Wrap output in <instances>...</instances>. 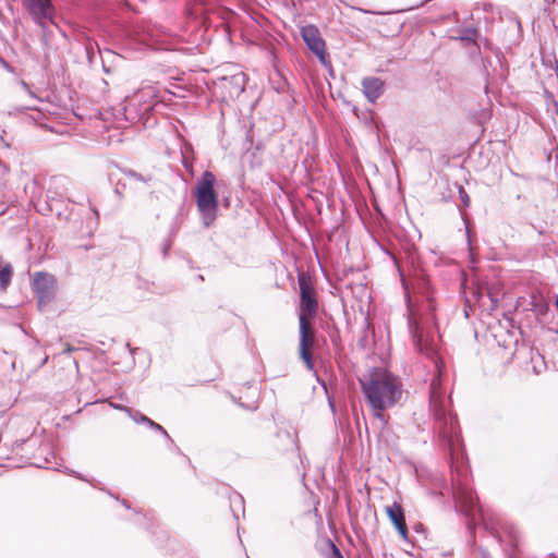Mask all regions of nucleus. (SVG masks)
<instances>
[{"instance_id": "17", "label": "nucleus", "mask_w": 558, "mask_h": 558, "mask_svg": "<svg viewBox=\"0 0 558 558\" xmlns=\"http://www.w3.org/2000/svg\"><path fill=\"white\" fill-rule=\"evenodd\" d=\"M386 513L396 529L405 523L404 512L399 504L393 502L386 507Z\"/></svg>"}, {"instance_id": "8", "label": "nucleus", "mask_w": 558, "mask_h": 558, "mask_svg": "<svg viewBox=\"0 0 558 558\" xmlns=\"http://www.w3.org/2000/svg\"><path fill=\"white\" fill-rule=\"evenodd\" d=\"M300 329V356L308 369H313L314 363L311 349L315 342V331L311 318L301 316L299 319Z\"/></svg>"}, {"instance_id": "30", "label": "nucleus", "mask_w": 558, "mask_h": 558, "mask_svg": "<svg viewBox=\"0 0 558 558\" xmlns=\"http://www.w3.org/2000/svg\"><path fill=\"white\" fill-rule=\"evenodd\" d=\"M458 187H459V197L462 203V206L469 207L470 206V197H469L466 191L463 189L462 185H459Z\"/></svg>"}, {"instance_id": "27", "label": "nucleus", "mask_w": 558, "mask_h": 558, "mask_svg": "<svg viewBox=\"0 0 558 558\" xmlns=\"http://www.w3.org/2000/svg\"><path fill=\"white\" fill-rule=\"evenodd\" d=\"M179 229H180V213L175 216V218L173 219V221L170 226L168 238L173 239L177 235V233L179 232Z\"/></svg>"}, {"instance_id": "14", "label": "nucleus", "mask_w": 558, "mask_h": 558, "mask_svg": "<svg viewBox=\"0 0 558 558\" xmlns=\"http://www.w3.org/2000/svg\"><path fill=\"white\" fill-rule=\"evenodd\" d=\"M383 82L379 78H365L363 90L368 101L374 102L383 93Z\"/></svg>"}, {"instance_id": "21", "label": "nucleus", "mask_w": 558, "mask_h": 558, "mask_svg": "<svg viewBox=\"0 0 558 558\" xmlns=\"http://www.w3.org/2000/svg\"><path fill=\"white\" fill-rule=\"evenodd\" d=\"M13 267L7 264L0 267V288L5 289L12 280Z\"/></svg>"}, {"instance_id": "23", "label": "nucleus", "mask_w": 558, "mask_h": 558, "mask_svg": "<svg viewBox=\"0 0 558 558\" xmlns=\"http://www.w3.org/2000/svg\"><path fill=\"white\" fill-rule=\"evenodd\" d=\"M230 504H231L234 519L238 521L239 515L235 513L234 507L239 508L242 511V513H244V499L241 495L235 494L234 497L230 499Z\"/></svg>"}, {"instance_id": "5", "label": "nucleus", "mask_w": 558, "mask_h": 558, "mask_svg": "<svg viewBox=\"0 0 558 558\" xmlns=\"http://www.w3.org/2000/svg\"><path fill=\"white\" fill-rule=\"evenodd\" d=\"M450 470L454 498H457L468 511L476 510L478 506L477 497L474 496L473 492L469 489L464 483L468 475L466 468L451 464Z\"/></svg>"}, {"instance_id": "12", "label": "nucleus", "mask_w": 558, "mask_h": 558, "mask_svg": "<svg viewBox=\"0 0 558 558\" xmlns=\"http://www.w3.org/2000/svg\"><path fill=\"white\" fill-rule=\"evenodd\" d=\"M137 96L138 105H174L171 99L174 93L167 89L160 90L154 86L142 88Z\"/></svg>"}, {"instance_id": "25", "label": "nucleus", "mask_w": 558, "mask_h": 558, "mask_svg": "<svg viewBox=\"0 0 558 558\" xmlns=\"http://www.w3.org/2000/svg\"><path fill=\"white\" fill-rule=\"evenodd\" d=\"M89 208H90L92 214H93V216H94V221L88 222V226H87V228H88L87 233H88V234H92V233H93V231H94V230L97 228V226H98V221H99V213H98V210H97L95 207H93V206H92V204H90V203H89Z\"/></svg>"}, {"instance_id": "35", "label": "nucleus", "mask_w": 558, "mask_h": 558, "mask_svg": "<svg viewBox=\"0 0 558 558\" xmlns=\"http://www.w3.org/2000/svg\"><path fill=\"white\" fill-rule=\"evenodd\" d=\"M80 349L76 348V347H73L71 344H66L64 350L62 351L63 354H70V353H73L75 351H78Z\"/></svg>"}, {"instance_id": "7", "label": "nucleus", "mask_w": 558, "mask_h": 558, "mask_svg": "<svg viewBox=\"0 0 558 558\" xmlns=\"http://www.w3.org/2000/svg\"><path fill=\"white\" fill-rule=\"evenodd\" d=\"M298 283L301 296L299 318L301 316L312 318L316 315L318 307L315 290L310 279L303 272L299 274Z\"/></svg>"}, {"instance_id": "28", "label": "nucleus", "mask_w": 558, "mask_h": 558, "mask_svg": "<svg viewBox=\"0 0 558 558\" xmlns=\"http://www.w3.org/2000/svg\"><path fill=\"white\" fill-rule=\"evenodd\" d=\"M328 545L330 548V553L328 554L327 558H344L340 549L336 546V544L332 541H328Z\"/></svg>"}, {"instance_id": "3", "label": "nucleus", "mask_w": 558, "mask_h": 558, "mask_svg": "<svg viewBox=\"0 0 558 558\" xmlns=\"http://www.w3.org/2000/svg\"><path fill=\"white\" fill-rule=\"evenodd\" d=\"M26 116L36 125L48 131L62 134L63 128L72 125L76 121L86 119H106V107H53L54 110H44L41 107H23Z\"/></svg>"}, {"instance_id": "24", "label": "nucleus", "mask_w": 558, "mask_h": 558, "mask_svg": "<svg viewBox=\"0 0 558 558\" xmlns=\"http://www.w3.org/2000/svg\"><path fill=\"white\" fill-rule=\"evenodd\" d=\"M123 173L126 177L132 178L135 181L143 182V183H148L151 180L150 175H143L142 173H138L131 169L123 170Z\"/></svg>"}, {"instance_id": "38", "label": "nucleus", "mask_w": 558, "mask_h": 558, "mask_svg": "<svg viewBox=\"0 0 558 558\" xmlns=\"http://www.w3.org/2000/svg\"><path fill=\"white\" fill-rule=\"evenodd\" d=\"M126 349L129 350V352L133 355L136 351V348H132L131 344L128 342L126 343Z\"/></svg>"}, {"instance_id": "31", "label": "nucleus", "mask_w": 558, "mask_h": 558, "mask_svg": "<svg viewBox=\"0 0 558 558\" xmlns=\"http://www.w3.org/2000/svg\"><path fill=\"white\" fill-rule=\"evenodd\" d=\"M166 441H167V448L172 451V452H175V453H179V454H182L181 452V449L177 446V444L174 442V440L170 437V435H168V437H165Z\"/></svg>"}, {"instance_id": "1", "label": "nucleus", "mask_w": 558, "mask_h": 558, "mask_svg": "<svg viewBox=\"0 0 558 558\" xmlns=\"http://www.w3.org/2000/svg\"><path fill=\"white\" fill-rule=\"evenodd\" d=\"M412 290V295L407 293L408 323L416 349L433 361L437 371V376L432 379L429 387V407L435 418L436 430L452 449L454 441L459 438L460 429L457 416L448 410V400L441 390L440 357L435 345L427 339L436 328V301L429 280L423 276L414 279Z\"/></svg>"}, {"instance_id": "47", "label": "nucleus", "mask_w": 558, "mask_h": 558, "mask_svg": "<svg viewBox=\"0 0 558 558\" xmlns=\"http://www.w3.org/2000/svg\"><path fill=\"white\" fill-rule=\"evenodd\" d=\"M555 108H556V112H557V114H558V107H555Z\"/></svg>"}, {"instance_id": "39", "label": "nucleus", "mask_w": 558, "mask_h": 558, "mask_svg": "<svg viewBox=\"0 0 558 558\" xmlns=\"http://www.w3.org/2000/svg\"><path fill=\"white\" fill-rule=\"evenodd\" d=\"M490 114H492V112H490V110H489L488 108H485V109L483 110V117H485V118H486V117H489Z\"/></svg>"}, {"instance_id": "42", "label": "nucleus", "mask_w": 558, "mask_h": 558, "mask_svg": "<svg viewBox=\"0 0 558 558\" xmlns=\"http://www.w3.org/2000/svg\"><path fill=\"white\" fill-rule=\"evenodd\" d=\"M120 501H121V504H122L125 508H128V509L130 508V505L128 504V501H126L125 499H121Z\"/></svg>"}, {"instance_id": "33", "label": "nucleus", "mask_w": 558, "mask_h": 558, "mask_svg": "<svg viewBox=\"0 0 558 558\" xmlns=\"http://www.w3.org/2000/svg\"><path fill=\"white\" fill-rule=\"evenodd\" d=\"M171 247H172V239L168 238V239L163 242V244H162V250H161V252H162L163 257H167V256H168L169 251L171 250Z\"/></svg>"}, {"instance_id": "40", "label": "nucleus", "mask_w": 558, "mask_h": 558, "mask_svg": "<svg viewBox=\"0 0 558 558\" xmlns=\"http://www.w3.org/2000/svg\"><path fill=\"white\" fill-rule=\"evenodd\" d=\"M114 193H116L119 197H121V196H122V193H121V191H120L119 185L116 187Z\"/></svg>"}, {"instance_id": "22", "label": "nucleus", "mask_w": 558, "mask_h": 558, "mask_svg": "<svg viewBox=\"0 0 558 558\" xmlns=\"http://www.w3.org/2000/svg\"><path fill=\"white\" fill-rule=\"evenodd\" d=\"M232 400L239 404L241 408H243L244 410L246 411H255L258 405H257V393H256V388L254 389L253 393H252V397H251V400L246 403L244 402H241L240 401V398L236 399L234 397H232Z\"/></svg>"}, {"instance_id": "45", "label": "nucleus", "mask_w": 558, "mask_h": 558, "mask_svg": "<svg viewBox=\"0 0 558 558\" xmlns=\"http://www.w3.org/2000/svg\"><path fill=\"white\" fill-rule=\"evenodd\" d=\"M108 494L110 495V497L116 498L117 500H120L119 497L114 496L112 493L108 492Z\"/></svg>"}, {"instance_id": "10", "label": "nucleus", "mask_w": 558, "mask_h": 558, "mask_svg": "<svg viewBox=\"0 0 558 558\" xmlns=\"http://www.w3.org/2000/svg\"><path fill=\"white\" fill-rule=\"evenodd\" d=\"M155 107H106L107 114L112 113L116 120H123L130 123L144 121V125L148 123L146 116L153 112Z\"/></svg>"}, {"instance_id": "6", "label": "nucleus", "mask_w": 558, "mask_h": 558, "mask_svg": "<svg viewBox=\"0 0 558 558\" xmlns=\"http://www.w3.org/2000/svg\"><path fill=\"white\" fill-rule=\"evenodd\" d=\"M32 287L39 308L48 305L56 295V279L50 274L35 272Z\"/></svg>"}, {"instance_id": "11", "label": "nucleus", "mask_w": 558, "mask_h": 558, "mask_svg": "<svg viewBox=\"0 0 558 558\" xmlns=\"http://www.w3.org/2000/svg\"><path fill=\"white\" fill-rule=\"evenodd\" d=\"M196 205L205 227H209V168L204 170L196 191Z\"/></svg>"}, {"instance_id": "26", "label": "nucleus", "mask_w": 558, "mask_h": 558, "mask_svg": "<svg viewBox=\"0 0 558 558\" xmlns=\"http://www.w3.org/2000/svg\"><path fill=\"white\" fill-rule=\"evenodd\" d=\"M146 426L155 432L160 433L163 437H168V435H169L168 432L160 424L156 423L151 418L148 420V422L146 423Z\"/></svg>"}, {"instance_id": "41", "label": "nucleus", "mask_w": 558, "mask_h": 558, "mask_svg": "<svg viewBox=\"0 0 558 558\" xmlns=\"http://www.w3.org/2000/svg\"><path fill=\"white\" fill-rule=\"evenodd\" d=\"M195 280H197V281H204V276H203V275H196V276H195Z\"/></svg>"}, {"instance_id": "37", "label": "nucleus", "mask_w": 558, "mask_h": 558, "mask_svg": "<svg viewBox=\"0 0 558 558\" xmlns=\"http://www.w3.org/2000/svg\"><path fill=\"white\" fill-rule=\"evenodd\" d=\"M26 441H27V439H17V440H15L14 446H15L16 448H20V447H22Z\"/></svg>"}, {"instance_id": "46", "label": "nucleus", "mask_w": 558, "mask_h": 558, "mask_svg": "<svg viewBox=\"0 0 558 558\" xmlns=\"http://www.w3.org/2000/svg\"><path fill=\"white\" fill-rule=\"evenodd\" d=\"M73 362H74L75 367L77 368V367H78V363H77V361H76V360H74Z\"/></svg>"}, {"instance_id": "18", "label": "nucleus", "mask_w": 558, "mask_h": 558, "mask_svg": "<svg viewBox=\"0 0 558 558\" xmlns=\"http://www.w3.org/2000/svg\"><path fill=\"white\" fill-rule=\"evenodd\" d=\"M364 324L365 325L362 335L357 341V344L363 350H371L372 344L374 342L375 331L371 327V324L367 318L365 319Z\"/></svg>"}, {"instance_id": "9", "label": "nucleus", "mask_w": 558, "mask_h": 558, "mask_svg": "<svg viewBox=\"0 0 558 558\" xmlns=\"http://www.w3.org/2000/svg\"><path fill=\"white\" fill-rule=\"evenodd\" d=\"M25 8L34 22L41 28L43 33L47 32L46 21L53 23L56 9L51 0H25Z\"/></svg>"}, {"instance_id": "15", "label": "nucleus", "mask_w": 558, "mask_h": 558, "mask_svg": "<svg viewBox=\"0 0 558 558\" xmlns=\"http://www.w3.org/2000/svg\"><path fill=\"white\" fill-rule=\"evenodd\" d=\"M352 112L367 126H375L378 129L376 113L369 107H352Z\"/></svg>"}, {"instance_id": "19", "label": "nucleus", "mask_w": 558, "mask_h": 558, "mask_svg": "<svg viewBox=\"0 0 558 558\" xmlns=\"http://www.w3.org/2000/svg\"><path fill=\"white\" fill-rule=\"evenodd\" d=\"M179 154L182 160L183 167L191 173V175H194L193 166L192 162L189 160V154L193 150L191 144L186 143L183 138L179 137Z\"/></svg>"}, {"instance_id": "2", "label": "nucleus", "mask_w": 558, "mask_h": 558, "mask_svg": "<svg viewBox=\"0 0 558 558\" xmlns=\"http://www.w3.org/2000/svg\"><path fill=\"white\" fill-rule=\"evenodd\" d=\"M363 396L374 416L383 420V412L393 407L401 398L402 389L399 379L391 373L375 369L368 376L360 379Z\"/></svg>"}, {"instance_id": "20", "label": "nucleus", "mask_w": 558, "mask_h": 558, "mask_svg": "<svg viewBox=\"0 0 558 558\" xmlns=\"http://www.w3.org/2000/svg\"><path fill=\"white\" fill-rule=\"evenodd\" d=\"M122 410L128 414V416L136 424L146 425L149 417L143 414L141 411L129 408V407H122Z\"/></svg>"}, {"instance_id": "36", "label": "nucleus", "mask_w": 558, "mask_h": 558, "mask_svg": "<svg viewBox=\"0 0 558 558\" xmlns=\"http://www.w3.org/2000/svg\"><path fill=\"white\" fill-rule=\"evenodd\" d=\"M0 63L2 64V66H3L5 70H8V71H10V72H12V71H13V68H12V66H11V65H10V64L4 60V59H3V58H1V57H0Z\"/></svg>"}, {"instance_id": "13", "label": "nucleus", "mask_w": 558, "mask_h": 558, "mask_svg": "<svg viewBox=\"0 0 558 558\" xmlns=\"http://www.w3.org/2000/svg\"><path fill=\"white\" fill-rule=\"evenodd\" d=\"M301 35L307 47L318 57L323 64H326L325 43L320 37L319 31L307 25L302 27Z\"/></svg>"}, {"instance_id": "29", "label": "nucleus", "mask_w": 558, "mask_h": 558, "mask_svg": "<svg viewBox=\"0 0 558 558\" xmlns=\"http://www.w3.org/2000/svg\"><path fill=\"white\" fill-rule=\"evenodd\" d=\"M69 474L74 475L76 478H78V480H81V481L88 482L93 487H96V488H98V489L104 490V488L99 486V485H100V482H98V481H96V480H87V478H85L81 473L75 472V471H71V472H69Z\"/></svg>"}, {"instance_id": "32", "label": "nucleus", "mask_w": 558, "mask_h": 558, "mask_svg": "<svg viewBox=\"0 0 558 558\" xmlns=\"http://www.w3.org/2000/svg\"><path fill=\"white\" fill-rule=\"evenodd\" d=\"M215 178L211 174V213L216 209L218 204V196L214 190Z\"/></svg>"}, {"instance_id": "16", "label": "nucleus", "mask_w": 558, "mask_h": 558, "mask_svg": "<svg viewBox=\"0 0 558 558\" xmlns=\"http://www.w3.org/2000/svg\"><path fill=\"white\" fill-rule=\"evenodd\" d=\"M504 550L509 558H521L520 539L515 535H509L507 539L501 541Z\"/></svg>"}, {"instance_id": "43", "label": "nucleus", "mask_w": 558, "mask_h": 558, "mask_svg": "<svg viewBox=\"0 0 558 558\" xmlns=\"http://www.w3.org/2000/svg\"><path fill=\"white\" fill-rule=\"evenodd\" d=\"M414 529H415L416 532H418V531L423 530V525L422 524H416L414 526Z\"/></svg>"}, {"instance_id": "4", "label": "nucleus", "mask_w": 558, "mask_h": 558, "mask_svg": "<svg viewBox=\"0 0 558 558\" xmlns=\"http://www.w3.org/2000/svg\"><path fill=\"white\" fill-rule=\"evenodd\" d=\"M213 84L216 101H232L244 90L245 74L232 64L219 66Z\"/></svg>"}, {"instance_id": "34", "label": "nucleus", "mask_w": 558, "mask_h": 558, "mask_svg": "<svg viewBox=\"0 0 558 558\" xmlns=\"http://www.w3.org/2000/svg\"><path fill=\"white\" fill-rule=\"evenodd\" d=\"M397 531L399 532L400 536L402 537V539L407 541L408 539V526H407V523L400 525L399 527H397Z\"/></svg>"}, {"instance_id": "44", "label": "nucleus", "mask_w": 558, "mask_h": 558, "mask_svg": "<svg viewBox=\"0 0 558 558\" xmlns=\"http://www.w3.org/2000/svg\"><path fill=\"white\" fill-rule=\"evenodd\" d=\"M481 554H482L483 558H487V556H488V553L484 549H481Z\"/></svg>"}]
</instances>
